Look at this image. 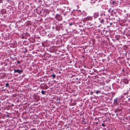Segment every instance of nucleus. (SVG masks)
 <instances>
[{"label": "nucleus", "mask_w": 130, "mask_h": 130, "mask_svg": "<svg viewBox=\"0 0 130 130\" xmlns=\"http://www.w3.org/2000/svg\"><path fill=\"white\" fill-rule=\"evenodd\" d=\"M9 85L8 83H7L6 84V86L7 87H8L9 86Z\"/></svg>", "instance_id": "20e7f679"}, {"label": "nucleus", "mask_w": 130, "mask_h": 130, "mask_svg": "<svg viewBox=\"0 0 130 130\" xmlns=\"http://www.w3.org/2000/svg\"><path fill=\"white\" fill-rule=\"evenodd\" d=\"M118 101V100L117 99H116L114 100V103H117Z\"/></svg>", "instance_id": "f03ea898"}, {"label": "nucleus", "mask_w": 130, "mask_h": 130, "mask_svg": "<svg viewBox=\"0 0 130 130\" xmlns=\"http://www.w3.org/2000/svg\"><path fill=\"white\" fill-rule=\"evenodd\" d=\"M112 3H115V2H114V1H113V2H112Z\"/></svg>", "instance_id": "9b49d317"}, {"label": "nucleus", "mask_w": 130, "mask_h": 130, "mask_svg": "<svg viewBox=\"0 0 130 130\" xmlns=\"http://www.w3.org/2000/svg\"><path fill=\"white\" fill-rule=\"evenodd\" d=\"M100 91H96V93L97 94H98V93H100Z\"/></svg>", "instance_id": "423d86ee"}, {"label": "nucleus", "mask_w": 130, "mask_h": 130, "mask_svg": "<svg viewBox=\"0 0 130 130\" xmlns=\"http://www.w3.org/2000/svg\"><path fill=\"white\" fill-rule=\"evenodd\" d=\"M14 72H17L20 73L22 72V70H14Z\"/></svg>", "instance_id": "f257e3e1"}, {"label": "nucleus", "mask_w": 130, "mask_h": 130, "mask_svg": "<svg viewBox=\"0 0 130 130\" xmlns=\"http://www.w3.org/2000/svg\"><path fill=\"white\" fill-rule=\"evenodd\" d=\"M102 125L103 127H105V124L104 123H102Z\"/></svg>", "instance_id": "0eeeda50"}, {"label": "nucleus", "mask_w": 130, "mask_h": 130, "mask_svg": "<svg viewBox=\"0 0 130 130\" xmlns=\"http://www.w3.org/2000/svg\"><path fill=\"white\" fill-rule=\"evenodd\" d=\"M90 94H91V95H92L93 94V92H91L90 93Z\"/></svg>", "instance_id": "1a4fd4ad"}, {"label": "nucleus", "mask_w": 130, "mask_h": 130, "mask_svg": "<svg viewBox=\"0 0 130 130\" xmlns=\"http://www.w3.org/2000/svg\"><path fill=\"white\" fill-rule=\"evenodd\" d=\"M51 76L53 78H55V77L56 75L54 74H53L51 75Z\"/></svg>", "instance_id": "7ed1b4c3"}, {"label": "nucleus", "mask_w": 130, "mask_h": 130, "mask_svg": "<svg viewBox=\"0 0 130 130\" xmlns=\"http://www.w3.org/2000/svg\"><path fill=\"white\" fill-rule=\"evenodd\" d=\"M41 92L42 94H44L45 93L43 91H41Z\"/></svg>", "instance_id": "6e6552de"}, {"label": "nucleus", "mask_w": 130, "mask_h": 130, "mask_svg": "<svg viewBox=\"0 0 130 130\" xmlns=\"http://www.w3.org/2000/svg\"><path fill=\"white\" fill-rule=\"evenodd\" d=\"M72 23H70V25H72Z\"/></svg>", "instance_id": "9d476101"}, {"label": "nucleus", "mask_w": 130, "mask_h": 130, "mask_svg": "<svg viewBox=\"0 0 130 130\" xmlns=\"http://www.w3.org/2000/svg\"><path fill=\"white\" fill-rule=\"evenodd\" d=\"M104 22V21L103 19H102L101 21V22L102 23H103Z\"/></svg>", "instance_id": "39448f33"}]
</instances>
